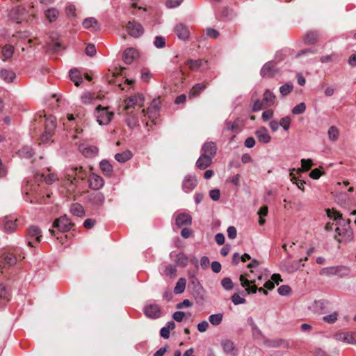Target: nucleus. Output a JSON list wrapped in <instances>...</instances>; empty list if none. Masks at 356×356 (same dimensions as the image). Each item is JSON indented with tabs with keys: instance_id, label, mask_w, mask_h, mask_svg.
Wrapping results in <instances>:
<instances>
[{
	"instance_id": "obj_1",
	"label": "nucleus",
	"mask_w": 356,
	"mask_h": 356,
	"mask_svg": "<svg viewBox=\"0 0 356 356\" xmlns=\"http://www.w3.org/2000/svg\"><path fill=\"white\" fill-rule=\"evenodd\" d=\"M157 104V101L154 100L152 102L150 106L147 108V113H145V111L144 108L138 113H127L128 117L127 118V124L129 126V127L131 129H134L139 126L138 116L141 118L142 121L143 122H145L146 126H149V122L146 121L147 115L148 118L151 120L152 124H156V120L159 117V107Z\"/></svg>"
},
{
	"instance_id": "obj_2",
	"label": "nucleus",
	"mask_w": 356,
	"mask_h": 356,
	"mask_svg": "<svg viewBox=\"0 0 356 356\" xmlns=\"http://www.w3.org/2000/svg\"><path fill=\"white\" fill-rule=\"evenodd\" d=\"M18 258L19 259L25 258L24 252L18 247L13 248L10 251L3 252L0 260V273L3 274L6 272L9 266L16 264Z\"/></svg>"
},
{
	"instance_id": "obj_3",
	"label": "nucleus",
	"mask_w": 356,
	"mask_h": 356,
	"mask_svg": "<svg viewBox=\"0 0 356 356\" xmlns=\"http://www.w3.org/2000/svg\"><path fill=\"white\" fill-rule=\"evenodd\" d=\"M88 177V172L82 166H70L65 170V181L75 186L79 180H84Z\"/></svg>"
},
{
	"instance_id": "obj_4",
	"label": "nucleus",
	"mask_w": 356,
	"mask_h": 356,
	"mask_svg": "<svg viewBox=\"0 0 356 356\" xmlns=\"http://www.w3.org/2000/svg\"><path fill=\"white\" fill-rule=\"evenodd\" d=\"M73 226L74 223L72 222L70 219L66 215H64L54 220L53 223V229H51L50 232L52 235L56 236L57 239H60V242L63 243V236H56L55 229H57L61 232H66L70 231Z\"/></svg>"
},
{
	"instance_id": "obj_5",
	"label": "nucleus",
	"mask_w": 356,
	"mask_h": 356,
	"mask_svg": "<svg viewBox=\"0 0 356 356\" xmlns=\"http://www.w3.org/2000/svg\"><path fill=\"white\" fill-rule=\"evenodd\" d=\"M144 103V98L141 95H132L124 101V109L127 113L134 112L138 111L143 107Z\"/></svg>"
},
{
	"instance_id": "obj_6",
	"label": "nucleus",
	"mask_w": 356,
	"mask_h": 356,
	"mask_svg": "<svg viewBox=\"0 0 356 356\" xmlns=\"http://www.w3.org/2000/svg\"><path fill=\"white\" fill-rule=\"evenodd\" d=\"M249 278H250V276L248 274L241 275L240 276L241 284L243 288H245V291L248 293H254L258 290L259 292H261L265 295L268 294L267 291L264 288H257V285L255 284L254 280H249Z\"/></svg>"
},
{
	"instance_id": "obj_7",
	"label": "nucleus",
	"mask_w": 356,
	"mask_h": 356,
	"mask_svg": "<svg viewBox=\"0 0 356 356\" xmlns=\"http://www.w3.org/2000/svg\"><path fill=\"white\" fill-rule=\"evenodd\" d=\"M275 101V96L269 90H266L264 94L262 101L257 100L254 103L253 111H258L273 106Z\"/></svg>"
},
{
	"instance_id": "obj_8",
	"label": "nucleus",
	"mask_w": 356,
	"mask_h": 356,
	"mask_svg": "<svg viewBox=\"0 0 356 356\" xmlns=\"http://www.w3.org/2000/svg\"><path fill=\"white\" fill-rule=\"evenodd\" d=\"M95 115L97 121L101 125L108 124L113 117V113L108 110V107L99 105L96 107Z\"/></svg>"
},
{
	"instance_id": "obj_9",
	"label": "nucleus",
	"mask_w": 356,
	"mask_h": 356,
	"mask_svg": "<svg viewBox=\"0 0 356 356\" xmlns=\"http://www.w3.org/2000/svg\"><path fill=\"white\" fill-rule=\"evenodd\" d=\"M41 237V231L38 227L31 226L28 229L26 241L29 246L36 247L40 242Z\"/></svg>"
},
{
	"instance_id": "obj_10",
	"label": "nucleus",
	"mask_w": 356,
	"mask_h": 356,
	"mask_svg": "<svg viewBox=\"0 0 356 356\" xmlns=\"http://www.w3.org/2000/svg\"><path fill=\"white\" fill-rule=\"evenodd\" d=\"M45 131L41 136V140L43 143L48 142L54 134V131L56 127V119L53 117H49L46 119Z\"/></svg>"
},
{
	"instance_id": "obj_11",
	"label": "nucleus",
	"mask_w": 356,
	"mask_h": 356,
	"mask_svg": "<svg viewBox=\"0 0 356 356\" xmlns=\"http://www.w3.org/2000/svg\"><path fill=\"white\" fill-rule=\"evenodd\" d=\"M17 228V218L13 216H5L0 219V229L6 233H12Z\"/></svg>"
},
{
	"instance_id": "obj_12",
	"label": "nucleus",
	"mask_w": 356,
	"mask_h": 356,
	"mask_svg": "<svg viewBox=\"0 0 356 356\" xmlns=\"http://www.w3.org/2000/svg\"><path fill=\"white\" fill-rule=\"evenodd\" d=\"M126 30L131 36L134 38L140 37L144 32L143 26L134 22H129L126 26Z\"/></svg>"
},
{
	"instance_id": "obj_13",
	"label": "nucleus",
	"mask_w": 356,
	"mask_h": 356,
	"mask_svg": "<svg viewBox=\"0 0 356 356\" xmlns=\"http://www.w3.org/2000/svg\"><path fill=\"white\" fill-rule=\"evenodd\" d=\"M88 181L89 187L96 191L100 189L104 184L103 178L94 173L89 175Z\"/></svg>"
},
{
	"instance_id": "obj_14",
	"label": "nucleus",
	"mask_w": 356,
	"mask_h": 356,
	"mask_svg": "<svg viewBox=\"0 0 356 356\" xmlns=\"http://www.w3.org/2000/svg\"><path fill=\"white\" fill-rule=\"evenodd\" d=\"M145 314L151 318H157L161 316V311L159 305L156 304H149L144 308Z\"/></svg>"
},
{
	"instance_id": "obj_15",
	"label": "nucleus",
	"mask_w": 356,
	"mask_h": 356,
	"mask_svg": "<svg viewBox=\"0 0 356 356\" xmlns=\"http://www.w3.org/2000/svg\"><path fill=\"white\" fill-rule=\"evenodd\" d=\"M197 185V179L195 176L187 175L185 177L183 183L182 188L186 193L192 191Z\"/></svg>"
},
{
	"instance_id": "obj_16",
	"label": "nucleus",
	"mask_w": 356,
	"mask_h": 356,
	"mask_svg": "<svg viewBox=\"0 0 356 356\" xmlns=\"http://www.w3.org/2000/svg\"><path fill=\"white\" fill-rule=\"evenodd\" d=\"M351 236V232L347 228L337 227L336 229V234L334 238L339 242H346L349 240Z\"/></svg>"
},
{
	"instance_id": "obj_17",
	"label": "nucleus",
	"mask_w": 356,
	"mask_h": 356,
	"mask_svg": "<svg viewBox=\"0 0 356 356\" xmlns=\"http://www.w3.org/2000/svg\"><path fill=\"white\" fill-rule=\"evenodd\" d=\"M139 54L134 48H128L124 50L123 54V60L126 64H131L134 60L138 58Z\"/></svg>"
},
{
	"instance_id": "obj_18",
	"label": "nucleus",
	"mask_w": 356,
	"mask_h": 356,
	"mask_svg": "<svg viewBox=\"0 0 356 356\" xmlns=\"http://www.w3.org/2000/svg\"><path fill=\"white\" fill-rule=\"evenodd\" d=\"M79 150L85 157L95 156L98 153V148L95 145H79Z\"/></svg>"
},
{
	"instance_id": "obj_19",
	"label": "nucleus",
	"mask_w": 356,
	"mask_h": 356,
	"mask_svg": "<svg viewBox=\"0 0 356 356\" xmlns=\"http://www.w3.org/2000/svg\"><path fill=\"white\" fill-rule=\"evenodd\" d=\"M255 136L258 141L261 143H268L271 140V137L265 127H260L257 129L255 131Z\"/></svg>"
},
{
	"instance_id": "obj_20",
	"label": "nucleus",
	"mask_w": 356,
	"mask_h": 356,
	"mask_svg": "<svg viewBox=\"0 0 356 356\" xmlns=\"http://www.w3.org/2000/svg\"><path fill=\"white\" fill-rule=\"evenodd\" d=\"M104 201L105 197L102 192H94L89 195V202L96 207H101Z\"/></svg>"
},
{
	"instance_id": "obj_21",
	"label": "nucleus",
	"mask_w": 356,
	"mask_h": 356,
	"mask_svg": "<svg viewBox=\"0 0 356 356\" xmlns=\"http://www.w3.org/2000/svg\"><path fill=\"white\" fill-rule=\"evenodd\" d=\"M97 99H102V97L99 94L90 92H85L81 96V102L83 104H92Z\"/></svg>"
},
{
	"instance_id": "obj_22",
	"label": "nucleus",
	"mask_w": 356,
	"mask_h": 356,
	"mask_svg": "<svg viewBox=\"0 0 356 356\" xmlns=\"http://www.w3.org/2000/svg\"><path fill=\"white\" fill-rule=\"evenodd\" d=\"M175 31L178 38L181 40L188 39L190 35L188 28L183 24H177L175 28Z\"/></svg>"
},
{
	"instance_id": "obj_23",
	"label": "nucleus",
	"mask_w": 356,
	"mask_h": 356,
	"mask_svg": "<svg viewBox=\"0 0 356 356\" xmlns=\"http://www.w3.org/2000/svg\"><path fill=\"white\" fill-rule=\"evenodd\" d=\"M212 157L207 154H202L196 162V166L200 169H205L211 163Z\"/></svg>"
},
{
	"instance_id": "obj_24",
	"label": "nucleus",
	"mask_w": 356,
	"mask_h": 356,
	"mask_svg": "<svg viewBox=\"0 0 356 356\" xmlns=\"http://www.w3.org/2000/svg\"><path fill=\"white\" fill-rule=\"evenodd\" d=\"M192 218L189 214L180 213L176 218L175 222L179 227L189 225L191 224Z\"/></svg>"
},
{
	"instance_id": "obj_25",
	"label": "nucleus",
	"mask_w": 356,
	"mask_h": 356,
	"mask_svg": "<svg viewBox=\"0 0 356 356\" xmlns=\"http://www.w3.org/2000/svg\"><path fill=\"white\" fill-rule=\"evenodd\" d=\"M338 339L348 343H356V332H350L339 334Z\"/></svg>"
},
{
	"instance_id": "obj_26",
	"label": "nucleus",
	"mask_w": 356,
	"mask_h": 356,
	"mask_svg": "<svg viewBox=\"0 0 356 356\" xmlns=\"http://www.w3.org/2000/svg\"><path fill=\"white\" fill-rule=\"evenodd\" d=\"M216 146L214 143L207 142L204 144L202 150L203 154H207L213 158L216 153Z\"/></svg>"
},
{
	"instance_id": "obj_27",
	"label": "nucleus",
	"mask_w": 356,
	"mask_h": 356,
	"mask_svg": "<svg viewBox=\"0 0 356 356\" xmlns=\"http://www.w3.org/2000/svg\"><path fill=\"white\" fill-rule=\"evenodd\" d=\"M222 346L225 353L232 355H236L237 350L232 341L228 339L223 340L222 341Z\"/></svg>"
},
{
	"instance_id": "obj_28",
	"label": "nucleus",
	"mask_w": 356,
	"mask_h": 356,
	"mask_svg": "<svg viewBox=\"0 0 356 356\" xmlns=\"http://www.w3.org/2000/svg\"><path fill=\"white\" fill-rule=\"evenodd\" d=\"M323 271L330 274L338 275L340 276L347 275L349 273V270L347 268L342 266L326 268L324 269Z\"/></svg>"
},
{
	"instance_id": "obj_29",
	"label": "nucleus",
	"mask_w": 356,
	"mask_h": 356,
	"mask_svg": "<svg viewBox=\"0 0 356 356\" xmlns=\"http://www.w3.org/2000/svg\"><path fill=\"white\" fill-rule=\"evenodd\" d=\"M24 9L22 8H16L13 9L10 13V17L12 20L17 23H20L22 20V15L24 14Z\"/></svg>"
},
{
	"instance_id": "obj_30",
	"label": "nucleus",
	"mask_w": 356,
	"mask_h": 356,
	"mask_svg": "<svg viewBox=\"0 0 356 356\" xmlns=\"http://www.w3.org/2000/svg\"><path fill=\"white\" fill-rule=\"evenodd\" d=\"M70 78L71 81L74 83V85L76 86H79L83 81L81 72L76 69H73L70 70Z\"/></svg>"
},
{
	"instance_id": "obj_31",
	"label": "nucleus",
	"mask_w": 356,
	"mask_h": 356,
	"mask_svg": "<svg viewBox=\"0 0 356 356\" xmlns=\"http://www.w3.org/2000/svg\"><path fill=\"white\" fill-rule=\"evenodd\" d=\"M207 86L204 83H197L190 90L188 97L190 99L197 97L202 90L206 88Z\"/></svg>"
},
{
	"instance_id": "obj_32",
	"label": "nucleus",
	"mask_w": 356,
	"mask_h": 356,
	"mask_svg": "<svg viewBox=\"0 0 356 356\" xmlns=\"http://www.w3.org/2000/svg\"><path fill=\"white\" fill-rule=\"evenodd\" d=\"M203 60L198 59V60H188L186 61L185 65L188 67V68L192 71H197L199 70L204 63H205Z\"/></svg>"
},
{
	"instance_id": "obj_33",
	"label": "nucleus",
	"mask_w": 356,
	"mask_h": 356,
	"mask_svg": "<svg viewBox=\"0 0 356 356\" xmlns=\"http://www.w3.org/2000/svg\"><path fill=\"white\" fill-rule=\"evenodd\" d=\"M70 213L75 216L83 217L85 214V211L81 204L74 203L70 207Z\"/></svg>"
},
{
	"instance_id": "obj_34",
	"label": "nucleus",
	"mask_w": 356,
	"mask_h": 356,
	"mask_svg": "<svg viewBox=\"0 0 356 356\" xmlns=\"http://www.w3.org/2000/svg\"><path fill=\"white\" fill-rule=\"evenodd\" d=\"M133 156V154L129 150H126L115 155V159L120 163H124L130 160Z\"/></svg>"
},
{
	"instance_id": "obj_35",
	"label": "nucleus",
	"mask_w": 356,
	"mask_h": 356,
	"mask_svg": "<svg viewBox=\"0 0 356 356\" xmlns=\"http://www.w3.org/2000/svg\"><path fill=\"white\" fill-rule=\"evenodd\" d=\"M35 179L37 180L43 179L48 184H51L58 179L57 175L54 173H49L47 175H44V174L37 175Z\"/></svg>"
},
{
	"instance_id": "obj_36",
	"label": "nucleus",
	"mask_w": 356,
	"mask_h": 356,
	"mask_svg": "<svg viewBox=\"0 0 356 356\" xmlns=\"http://www.w3.org/2000/svg\"><path fill=\"white\" fill-rule=\"evenodd\" d=\"M10 300V295L6 287L0 284V306L6 305Z\"/></svg>"
},
{
	"instance_id": "obj_37",
	"label": "nucleus",
	"mask_w": 356,
	"mask_h": 356,
	"mask_svg": "<svg viewBox=\"0 0 356 356\" xmlns=\"http://www.w3.org/2000/svg\"><path fill=\"white\" fill-rule=\"evenodd\" d=\"M44 15L49 22H52L56 20L58 17L59 12L57 9L51 8L47 10L44 13Z\"/></svg>"
},
{
	"instance_id": "obj_38",
	"label": "nucleus",
	"mask_w": 356,
	"mask_h": 356,
	"mask_svg": "<svg viewBox=\"0 0 356 356\" xmlns=\"http://www.w3.org/2000/svg\"><path fill=\"white\" fill-rule=\"evenodd\" d=\"M83 26L86 29H92L93 30H97L98 28V22L97 19L93 17L87 18L83 22Z\"/></svg>"
},
{
	"instance_id": "obj_39",
	"label": "nucleus",
	"mask_w": 356,
	"mask_h": 356,
	"mask_svg": "<svg viewBox=\"0 0 356 356\" xmlns=\"http://www.w3.org/2000/svg\"><path fill=\"white\" fill-rule=\"evenodd\" d=\"M318 40V33L316 32H313V31L308 33L304 38L305 43L307 44H314Z\"/></svg>"
},
{
	"instance_id": "obj_40",
	"label": "nucleus",
	"mask_w": 356,
	"mask_h": 356,
	"mask_svg": "<svg viewBox=\"0 0 356 356\" xmlns=\"http://www.w3.org/2000/svg\"><path fill=\"white\" fill-rule=\"evenodd\" d=\"M1 79L8 82H11L15 77V74L13 71L3 70L0 72Z\"/></svg>"
},
{
	"instance_id": "obj_41",
	"label": "nucleus",
	"mask_w": 356,
	"mask_h": 356,
	"mask_svg": "<svg viewBox=\"0 0 356 356\" xmlns=\"http://www.w3.org/2000/svg\"><path fill=\"white\" fill-rule=\"evenodd\" d=\"M186 284V279H184V278L179 279V280L177 281L176 286L175 287L174 292L176 294H180V293H183L185 290Z\"/></svg>"
},
{
	"instance_id": "obj_42",
	"label": "nucleus",
	"mask_w": 356,
	"mask_h": 356,
	"mask_svg": "<svg viewBox=\"0 0 356 356\" xmlns=\"http://www.w3.org/2000/svg\"><path fill=\"white\" fill-rule=\"evenodd\" d=\"M100 168L106 175H111L113 172V166L107 161H102L100 163Z\"/></svg>"
},
{
	"instance_id": "obj_43",
	"label": "nucleus",
	"mask_w": 356,
	"mask_h": 356,
	"mask_svg": "<svg viewBox=\"0 0 356 356\" xmlns=\"http://www.w3.org/2000/svg\"><path fill=\"white\" fill-rule=\"evenodd\" d=\"M274 67V65L272 63H268L264 65V66L261 69V74L264 76H271L273 75V68Z\"/></svg>"
},
{
	"instance_id": "obj_44",
	"label": "nucleus",
	"mask_w": 356,
	"mask_h": 356,
	"mask_svg": "<svg viewBox=\"0 0 356 356\" xmlns=\"http://www.w3.org/2000/svg\"><path fill=\"white\" fill-rule=\"evenodd\" d=\"M175 262L178 266H186L188 263V258L185 254L179 253L177 255Z\"/></svg>"
},
{
	"instance_id": "obj_45",
	"label": "nucleus",
	"mask_w": 356,
	"mask_h": 356,
	"mask_svg": "<svg viewBox=\"0 0 356 356\" xmlns=\"http://www.w3.org/2000/svg\"><path fill=\"white\" fill-rule=\"evenodd\" d=\"M14 51V48L11 45H5L2 49V56L3 57V60L10 58Z\"/></svg>"
},
{
	"instance_id": "obj_46",
	"label": "nucleus",
	"mask_w": 356,
	"mask_h": 356,
	"mask_svg": "<svg viewBox=\"0 0 356 356\" xmlns=\"http://www.w3.org/2000/svg\"><path fill=\"white\" fill-rule=\"evenodd\" d=\"M222 318V314H212L209 317V321L213 325H218L221 323Z\"/></svg>"
},
{
	"instance_id": "obj_47",
	"label": "nucleus",
	"mask_w": 356,
	"mask_h": 356,
	"mask_svg": "<svg viewBox=\"0 0 356 356\" xmlns=\"http://www.w3.org/2000/svg\"><path fill=\"white\" fill-rule=\"evenodd\" d=\"M313 165L312 161L311 159H302L301 160V169H298V172H300L301 171H308L311 169Z\"/></svg>"
},
{
	"instance_id": "obj_48",
	"label": "nucleus",
	"mask_w": 356,
	"mask_h": 356,
	"mask_svg": "<svg viewBox=\"0 0 356 356\" xmlns=\"http://www.w3.org/2000/svg\"><path fill=\"white\" fill-rule=\"evenodd\" d=\"M326 213L330 218L334 220L342 218V214L334 209H327Z\"/></svg>"
},
{
	"instance_id": "obj_49",
	"label": "nucleus",
	"mask_w": 356,
	"mask_h": 356,
	"mask_svg": "<svg viewBox=\"0 0 356 356\" xmlns=\"http://www.w3.org/2000/svg\"><path fill=\"white\" fill-rule=\"evenodd\" d=\"M152 77V74L149 69L143 67L140 71V78L145 82H149Z\"/></svg>"
},
{
	"instance_id": "obj_50",
	"label": "nucleus",
	"mask_w": 356,
	"mask_h": 356,
	"mask_svg": "<svg viewBox=\"0 0 356 356\" xmlns=\"http://www.w3.org/2000/svg\"><path fill=\"white\" fill-rule=\"evenodd\" d=\"M328 137L331 140H336L339 137V130L334 127L332 126L328 130Z\"/></svg>"
},
{
	"instance_id": "obj_51",
	"label": "nucleus",
	"mask_w": 356,
	"mask_h": 356,
	"mask_svg": "<svg viewBox=\"0 0 356 356\" xmlns=\"http://www.w3.org/2000/svg\"><path fill=\"white\" fill-rule=\"evenodd\" d=\"M291 123V118L289 116L282 118L280 121V126H281L285 131H288L290 128Z\"/></svg>"
},
{
	"instance_id": "obj_52",
	"label": "nucleus",
	"mask_w": 356,
	"mask_h": 356,
	"mask_svg": "<svg viewBox=\"0 0 356 356\" xmlns=\"http://www.w3.org/2000/svg\"><path fill=\"white\" fill-rule=\"evenodd\" d=\"M19 154L22 156L29 158L33 155V150L29 147H24L19 150Z\"/></svg>"
},
{
	"instance_id": "obj_53",
	"label": "nucleus",
	"mask_w": 356,
	"mask_h": 356,
	"mask_svg": "<svg viewBox=\"0 0 356 356\" xmlns=\"http://www.w3.org/2000/svg\"><path fill=\"white\" fill-rule=\"evenodd\" d=\"M290 176L291 177V181L296 184L298 188L302 191H304L305 181L303 180L296 179V176L292 172L290 173Z\"/></svg>"
},
{
	"instance_id": "obj_54",
	"label": "nucleus",
	"mask_w": 356,
	"mask_h": 356,
	"mask_svg": "<svg viewBox=\"0 0 356 356\" xmlns=\"http://www.w3.org/2000/svg\"><path fill=\"white\" fill-rule=\"evenodd\" d=\"M293 90V86L289 83H286L282 86L280 88V93L285 96L289 94Z\"/></svg>"
},
{
	"instance_id": "obj_55",
	"label": "nucleus",
	"mask_w": 356,
	"mask_h": 356,
	"mask_svg": "<svg viewBox=\"0 0 356 356\" xmlns=\"http://www.w3.org/2000/svg\"><path fill=\"white\" fill-rule=\"evenodd\" d=\"M306 109V106L305 103H300L296 105L292 110V113L295 115H298L304 113Z\"/></svg>"
},
{
	"instance_id": "obj_56",
	"label": "nucleus",
	"mask_w": 356,
	"mask_h": 356,
	"mask_svg": "<svg viewBox=\"0 0 356 356\" xmlns=\"http://www.w3.org/2000/svg\"><path fill=\"white\" fill-rule=\"evenodd\" d=\"M222 286L226 290H229L233 287V283L230 278L225 277L221 281Z\"/></svg>"
},
{
	"instance_id": "obj_57",
	"label": "nucleus",
	"mask_w": 356,
	"mask_h": 356,
	"mask_svg": "<svg viewBox=\"0 0 356 356\" xmlns=\"http://www.w3.org/2000/svg\"><path fill=\"white\" fill-rule=\"evenodd\" d=\"M65 13L68 17H74L76 15V8L72 4L66 6Z\"/></svg>"
},
{
	"instance_id": "obj_58",
	"label": "nucleus",
	"mask_w": 356,
	"mask_h": 356,
	"mask_svg": "<svg viewBox=\"0 0 356 356\" xmlns=\"http://www.w3.org/2000/svg\"><path fill=\"white\" fill-rule=\"evenodd\" d=\"M232 300L234 305L243 304L245 302V298L241 297L238 293H234L232 296Z\"/></svg>"
},
{
	"instance_id": "obj_59",
	"label": "nucleus",
	"mask_w": 356,
	"mask_h": 356,
	"mask_svg": "<svg viewBox=\"0 0 356 356\" xmlns=\"http://www.w3.org/2000/svg\"><path fill=\"white\" fill-rule=\"evenodd\" d=\"M291 292V288L288 285H282L278 288V293L282 296H286Z\"/></svg>"
},
{
	"instance_id": "obj_60",
	"label": "nucleus",
	"mask_w": 356,
	"mask_h": 356,
	"mask_svg": "<svg viewBox=\"0 0 356 356\" xmlns=\"http://www.w3.org/2000/svg\"><path fill=\"white\" fill-rule=\"evenodd\" d=\"M154 44L158 48L164 47L165 44V41L164 38L160 37V36L156 37L155 40H154Z\"/></svg>"
},
{
	"instance_id": "obj_61",
	"label": "nucleus",
	"mask_w": 356,
	"mask_h": 356,
	"mask_svg": "<svg viewBox=\"0 0 356 356\" xmlns=\"http://www.w3.org/2000/svg\"><path fill=\"white\" fill-rule=\"evenodd\" d=\"M337 313L334 312L332 313V314L324 316L323 320L327 323H334L337 319Z\"/></svg>"
},
{
	"instance_id": "obj_62",
	"label": "nucleus",
	"mask_w": 356,
	"mask_h": 356,
	"mask_svg": "<svg viewBox=\"0 0 356 356\" xmlns=\"http://www.w3.org/2000/svg\"><path fill=\"white\" fill-rule=\"evenodd\" d=\"M164 272L167 275L174 276L176 273V268L174 266L169 264L165 267Z\"/></svg>"
},
{
	"instance_id": "obj_63",
	"label": "nucleus",
	"mask_w": 356,
	"mask_h": 356,
	"mask_svg": "<svg viewBox=\"0 0 356 356\" xmlns=\"http://www.w3.org/2000/svg\"><path fill=\"white\" fill-rule=\"evenodd\" d=\"M207 35L211 38H217L219 36V33L214 29H207L206 30Z\"/></svg>"
},
{
	"instance_id": "obj_64",
	"label": "nucleus",
	"mask_w": 356,
	"mask_h": 356,
	"mask_svg": "<svg viewBox=\"0 0 356 356\" xmlns=\"http://www.w3.org/2000/svg\"><path fill=\"white\" fill-rule=\"evenodd\" d=\"M321 171L318 168H315L310 172L309 177L314 179H317L321 176Z\"/></svg>"
}]
</instances>
